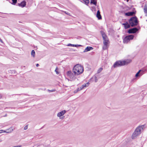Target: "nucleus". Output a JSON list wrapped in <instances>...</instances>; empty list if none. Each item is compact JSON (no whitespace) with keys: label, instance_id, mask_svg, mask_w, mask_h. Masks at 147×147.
Wrapping results in <instances>:
<instances>
[{"label":"nucleus","instance_id":"obj_1","mask_svg":"<svg viewBox=\"0 0 147 147\" xmlns=\"http://www.w3.org/2000/svg\"><path fill=\"white\" fill-rule=\"evenodd\" d=\"M83 71V67L79 64L74 66L73 69V72L77 76L82 74Z\"/></svg>","mask_w":147,"mask_h":147},{"label":"nucleus","instance_id":"obj_2","mask_svg":"<svg viewBox=\"0 0 147 147\" xmlns=\"http://www.w3.org/2000/svg\"><path fill=\"white\" fill-rule=\"evenodd\" d=\"M144 127V125L138 127L133 133L131 136V138L132 139H134L137 138L141 134V131L143 130Z\"/></svg>","mask_w":147,"mask_h":147},{"label":"nucleus","instance_id":"obj_3","mask_svg":"<svg viewBox=\"0 0 147 147\" xmlns=\"http://www.w3.org/2000/svg\"><path fill=\"white\" fill-rule=\"evenodd\" d=\"M131 59H127L123 61H118L115 62L113 65L114 68H116L121 66L127 65L131 62Z\"/></svg>","mask_w":147,"mask_h":147},{"label":"nucleus","instance_id":"obj_4","mask_svg":"<svg viewBox=\"0 0 147 147\" xmlns=\"http://www.w3.org/2000/svg\"><path fill=\"white\" fill-rule=\"evenodd\" d=\"M129 22L131 27L137 26L138 23V21L137 18L136 16L132 17L129 20Z\"/></svg>","mask_w":147,"mask_h":147},{"label":"nucleus","instance_id":"obj_5","mask_svg":"<svg viewBox=\"0 0 147 147\" xmlns=\"http://www.w3.org/2000/svg\"><path fill=\"white\" fill-rule=\"evenodd\" d=\"M67 76L71 80V81L74 80L76 79L75 74L71 71H68L67 72Z\"/></svg>","mask_w":147,"mask_h":147},{"label":"nucleus","instance_id":"obj_6","mask_svg":"<svg viewBox=\"0 0 147 147\" xmlns=\"http://www.w3.org/2000/svg\"><path fill=\"white\" fill-rule=\"evenodd\" d=\"M134 36L133 35H129L125 37L123 40V42L124 43H127L130 40L133 39Z\"/></svg>","mask_w":147,"mask_h":147},{"label":"nucleus","instance_id":"obj_7","mask_svg":"<svg viewBox=\"0 0 147 147\" xmlns=\"http://www.w3.org/2000/svg\"><path fill=\"white\" fill-rule=\"evenodd\" d=\"M109 41H103V46L102 47L103 49L104 50H106L108 48L109 44Z\"/></svg>","mask_w":147,"mask_h":147},{"label":"nucleus","instance_id":"obj_8","mask_svg":"<svg viewBox=\"0 0 147 147\" xmlns=\"http://www.w3.org/2000/svg\"><path fill=\"white\" fill-rule=\"evenodd\" d=\"M100 33L102 37V38L103 40V41H105L107 40L109 41V40L108 38L107 37L106 34L104 32L101 31L100 32Z\"/></svg>","mask_w":147,"mask_h":147},{"label":"nucleus","instance_id":"obj_9","mask_svg":"<svg viewBox=\"0 0 147 147\" xmlns=\"http://www.w3.org/2000/svg\"><path fill=\"white\" fill-rule=\"evenodd\" d=\"M138 30L136 28H134L128 30V32L129 33H134L136 32Z\"/></svg>","mask_w":147,"mask_h":147},{"label":"nucleus","instance_id":"obj_10","mask_svg":"<svg viewBox=\"0 0 147 147\" xmlns=\"http://www.w3.org/2000/svg\"><path fill=\"white\" fill-rule=\"evenodd\" d=\"M89 84V82H88L86 84H84L82 85V86L80 87V89L79 88H78V90L76 92V91H74L75 93H76L78 91L80 90H82L83 88H84V87H87Z\"/></svg>","mask_w":147,"mask_h":147},{"label":"nucleus","instance_id":"obj_11","mask_svg":"<svg viewBox=\"0 0 147 147\" xmlns=\"http://www.w3.org/2000/svg\"><path fill=\"white\" fill-rule=\"evenodd\" d=\"M18 5L19 6L23 7L25 6L26 5V2L24 1L21 2V3H18Z\"/></svg>","mask_w":147,"mask_h":147},{"label":"nucleus","instance_id":"obj_12","mask_svg":"<svg viewBox=\"0 0 147 147\" xmlns=\"http://www.w3.org/2000/svg\"><path fill=\"white\" fill-rule=\"evenodd\" d=\"M66 112L65 110H63L60 112L58 113L57 114V116L58 117H60L64 115Z\"/></svg>","mask_w":147,"mask_h":147},{"label":"nucleus","instance_id":"obj_13","mask_svg":"<svg viewBox=\"0 0 147 147\" xmlns=\"http://www.w3.org/2000/svg\"><path fill=\"white\" fill-rule=\"evenodd\" d=\"M93 49V48L92 47H88L86 48V49H85V50L83 51V52L85 53L86 52H87L88 51H89L90 50H91Z\"/></svg>","mask_w":147,"mask_h":147},{"label":"nucleus","instance_id":"obj_14","mask_svg":"<svg viewBox=\"0 0 147 147\" xmlns=\"http://www.w3.org/2000/svg\"><path fill=\"white\" fill-rule=\"evenodd\" d=\"M122 24L124 25L125 28L126 29L129 28L130 27V25H129L127 22H126L124 23H123Z\"/></svg>","mask_w":147,"mask_h":147},{"label":"nucleus","instance_id":"obj_15","mask_svg":"<svg viewBox=\"0 0 147 147\" xmlns=\"http://www.w3.org/2000/svg\"><path fill=\"white\" fill-rule=\"evenodd\" d=\"M135 14L134 11L129 12L125 13V15L126 16H132Z\"/></svg>","mask_w":147,"mask_h":147},{"label":"nucleus","instance_id":"obj_16","mask_svg":"<svg viewBox=\"0 0 147 147\" xmlns=\"http://www.w3.org/2000/svg\"><path fill=\"white\" fill-rule=\"evenodd\" d=\"M96 16L98 20H100L102 19L101 16L100 15V12L99 10H98L97 11Z\"/></svg>","mask_w":147,"mask_h":147},{"label":"nucleus","instance_id":"obj_17","mask_svg":"<svg viewBox=\"0 0 147 147\" xmlns=\"http://www.w3.org/2000/svg\"><path fill=\"white\" fill-rule=\"evenodd\" d=\"M13 131V129L11 127H10L8 129H7L6 130L4 131V132L6 133H10L12 132Z\"/></svg>","mask_w":147,"mask_h":147},{"label":"nucleus","instance_id":"obj_18","mask_svg":"<svg viewBox=\"0 0 147 147\" xmlns=\"http://www.w3.org/2000/svg\"><path fill=\"white\" fill-rule=\"evenodd\" d=\"M141 70H139V71L136 74L135 76L136 77H138L139 76V74H140V75H142L143 73H140V72L141 71Z\"/></svg>","mask_w":147,"mask_h":147},{"label":"nucleus","instance_id":"obj_19","mask_svg":"<svg viewBox=\"0 0 147 147\" xmlns=\"http://www.w3.org/2000/svg\"><path fill=\"white\" fill-rule=\"evenodd\" d=\"M90 3L91 4H93L95 5H96L97 1L95 0H90Z\"/></svg>","mask_w":147,"mask_h":147},{"label":"nucleus","instance_id":"obj_20","mask_svg":"<svg viewBox=\"0 0 147 147\" xmlns=\"http://www.w3.org/2000/svg\"><path fill=\"white\" fill-rule=\"evenodd\" d=\"M31 55L34 57L35 56V52L34 50H32L31 52Z\"/></svg>","mask_w":147,"mask_h":147},{"label":"nucleus","instance_id":"obj_21","mask_svg":"<svg viewBox=\"0 0 147 147\" xmlns=\"http://www.w3.org/2000/svg\"><path fill=\"white\" fill-rule=\"evenodd\" d=\"M67 46L77 47V45H73L71 44H69L67 45Z\"/></svg>","mask_w":147,"mask_h":147},{"label":"nucleus","instance_id":"obj_22","mask_svg":"<svg viewBox=\"0 0 147 147\" xmlns=\"http://www.w3.org/2000/svg\"><path fill=\"white\" fill-rule=\"evenodd\" d=\"M144 10L145 13H147V6L145 5V6Z\"/></svg>","mask_w":147,"mask_h":147},{"label":"nucleus","instance_id":"obj_23","mask_svg":"<svg viewBox=\"0 0 147 147\" xmlns=\"http://www.w3.org/2000/svg\"><path fill=\"white\" fill-rule=\"evenodd\" d=\"M33 147H44V145L42 144H41L38 145H35Z\"/></svg>","mask_w":147,"mask_h":147},{"label":"nucleus","instance_id":"obj_24","mask_svg":"<svg viewBox=\"0 0 147 147\" xmlns=\"http://www.w3.org/2000/svg\"><path fill=\"white\" fill-rule=\"evenodd\" d=\"M83 1H84L86 4H88L89 3V0H83Z\"/></svg>","mask_w":147,"mask_h":147},{"label":"nucleus","instance_id":"obj_25","mask_svg":"<svg viewBox=\"0 0 147 147\" xmlns=\"http://www.w3.org/2000/svg\"><path fill=\"white\" fill-rule=\"evenodd\" d=\"M102 68H100L98 70V71H97V73H100L101 71H102Z\"/></svg>","mask_w":147,"mask_h":147},{"label":"nucleus","instance_id":"obj_26","mask_svg":"<svg viewBox=\"0 0 147 147\" xmlns=\"http://www.w3.org/2000/svg\"><path fill=\"white\" fill-rule=\"evenodd\" d=\"M12 1L13 2L12 4L13 5H15L17 2V0H12Z\"/></svg>","mask_w":147,"mask_h":147},{"label":"nucleus","instance_id":"obj_27","mask_svg":"<svg viewBox=\"0 0 147 147\" xmlns=\"http://www.w3.org/2000/svg\"><path fill=\"white\" fill-rule=\"evenodd\" d=\"M57 67H56V69H55V71L56 72V74H58L59 73V72L57 71Z\"/></svg>","mask_w":147,"mask_h":147},{"label":"nucleus","instance_id":"obj_28","mask_svg":"<svg viewBox=\"0 0 147 147\" xmlns=\"http://www.w3.org/2000/svg\"><path fill=\"white\" fill-rule=\"evenodd\" d=\"M48 91L49 92H55V90H48Z\"/></svg>","mask_w":147,"mask_h":147},{"label":"nucleus","instance_id":"obj_29","mask_svg":"<svg viewBox=\"0 0 147 147\" xmlns=\"http://www.w3.org/2000/svg\"><path fill=\"white\" fill-rule=\"evenodd\" d=\"M65 13L67 14L68 15H70V13H69L68 12H67V11H65Z\"/></svg>","mask_w":147,"mask_h":147},{"label":"nucleus","instance_id":"obj_30","mask_svg":"<svg viewBox=\"0 0 147 147\" xmlns=\"http://www.w3.org/2000/svg\"><path fill=\"white\" fill-rule=\"evenodd\" d=\"M4 131H5V130H0V133H1L2 132H4Z\"/></svg>","mask_w":147,"mask_h":147},{"label":"nucleus","instance_id":"obj_31","mask_svg":"<svg viewBox=\"0 0 147 147\" xmlns=\"http://www.w3.org/2000/svg\"><path fill=\"white\" fill-rule=\"evenodd\" d=\"M22 146L21 145H18V146H15L13 147H22Z\"/></svg>","mask_w":147,"mask_h":147},{"label":"nucleus","instance_id":"obj_32","mask_svg":"<svg viewBox=\"0 0 147 147\" xmlns=\"http://www.w3.org/2000/svg\"><path fill=\"white\" fill-rule=\"evenodd\" d=\"M27 129V126H26L24 127V129H25V130H26V129Z\"/></svg>","mask_w":147,"mask_h":147},{"label":"nucleus","instance_id":"obj_33","mask_svg":"<svg viewBox=\"0 0 147 147\" xmlns=\"http://www.w3.org/2000/svg\"><path fill=\"white\" fill-rule=\"evenodd\" d=\"M0 41L1 42H2H2H3V40H2L1 39V38H0Z\"/></svg>","mask_w":147,"mask_h":147},{"label":"nucleus","instance_id":"obj_34","mask_svg":"<svg viewBox=\"0 0 147 147\" xmlns=\"http://www.w3.org/2000/svg\"><path fill=\"white\" fill-rule=\"evenodd\" d=\"M36 67H38V66H39V64H38L37 63V64H36Z\"/></svg>","mask_w":147,"mask_h":147},{"label":"nucleus","instance_id":"obj_35","mask_svg":"<svg viewBox=\"0 0 147 147\" xmlns=\"http://www.w3.org/2000/svg\"><path fill=\"white\" fill-rule=\"evenodd\" d=\"M1 94H0V99L1 98Z\"/></svg>","mask_w":147,"mask_h":147},{"label":"nucleus","instance_id":"obj_36","mask_svg":"<svg viewBox=\"0 0 147 147\" xmlns=\"http://www.w3.org/2000/svg\"><path fill=\"white\" fill-rule=\"evenodd\" d=\"M78 46H82V45H77V47H78Z\"/></svg>","mask_w":147,"mask_h":147},{"label":"nucleus","instance_id":"obj_37","mask_svg":"<svg viewBox=\"0 0 147 147\" xmlns=\"http://www.w3.org/2000/svg\"><path fill=\"white\" fill-rule=\"evenodd\" d=\"M127 0V2H128L129 1V0Z\"/></svg>","mask_w":147,"mask_h":147},{"label":"nucleus","instance_id":"obj_38","mask_svg":"<svg viewBox=\"0 0 147 147\" xmlns=\"http://www.w3.org/2000/svg\"><path fill=\"white\" fill-rule=\"evenodd\" d=\"M64 117V116L63 117H62L61 119H63Z\"/></svg>","mask_w":147,"mask_h":147},{"label":"nucleus","instance_id":"obj_39","mask_svg":"<svg viewBox=\"0 0 147 147\" xmlns=\"http://www.w3.org/2000/svg\"><path fill=\"white\" fill-rule=\"evenodd\" d=\"M97 81L96 80L95 82H97Z\"/></svg>","mask_w":147,"mask_h":147}]
</instances>
